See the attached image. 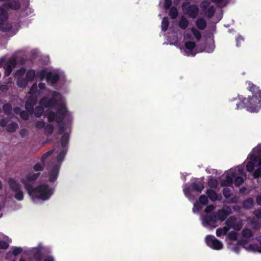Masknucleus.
Masks as SVG:
<instances>
[{
	"mask_svg": "<svg viewBox=\"0 0 261 261\" xmlns=\"http://www.w3.org/2000/svg\"><path fill=\"white\" fill-rule=\"evenodd\" d=\"M253 157L254 154H249V158L250 160L246 165V170L249 172H252L254 171V167L255 166V164L256 163V162H255Z\"/></svg>",
	"mask_w": 261,
	"mask_h": 261,
	"instance_id": "obj_14",
	"label": "nucleus"
},
{
	"mask_svg": "<svg viewBox=\"0 0 261 261\" xmlns=\"http://www.w3.org/2000/svg\"><path fill=\"white\" fill-rule=\"evenodd\" d=\"M35 71L34 69H29L25 75V79L29 81V82H32L35 77Z\"/></svg>",
	"mask_w": 261,
	"mask_h": 261,
	"instance_id": "obj_26",
	"label": "nucleus"
},
{
	"mask_svg": "<svg viewBox=\"0 0 261 261\" xmlns=\"http://www.w3.org/2000/svg\"><path fill=\"white\" fill-rule=\"evenodd\" d=\"M206 245L215 250H220L223 248L222 242L216 239L214 236L208 235L205 238Z\"/></svg>",
	"mask_w": 261,
	"mask_h": 261,
	"instance_id": "obj_6",
	"label": "nucleus"
},
{
	"mask_svg": "<svg viewBox=\"0 0 261 261\" xmlns=\"http://www.w3.org/2000/svg\"><path fill=\"white\" fill-rule=\"evenodd\" d=\"M222 193H223V196L226 198H230L232 195L230 189L227 187H225L223 188V189L222 190Z\"/></svg>",
	"mask_w": 261,
	"mask_h": 261,
	"instance_id": "obj_48",
	"label": "nucleus"
},
{
	"mask_svg": "<svg viewBox=\"0 0 261 261\" xmlns=\"http://www.w3.org/2000/svg\"><path fill=\"white\" fill-rule=\"evenodd\" d=\"M190 186L192 191L198 193H201L204 188V182L202 180L196 179L191 182Z\"/></svg>",
	"mask_w": 261,
	"mask_h": 261,
	"instance_id": "obj_10",
	"label": "nucleus"
},
{
	"mask_svg": "<svg viewBox=\"0 0 261 261\" xmlns=\"http://www.w3.org/2000/svg\"><path fill=\"white\" fill-rule=\"evenodd\" d=\"M65 126L64 124H59L58 125V133L59 134H62L65 130Z\"/></svg>",
	"mask_w": 261,
	"mask_h": 261,
	"instance_id": "obj_63",
	"label": "nucleus"
},
{
	"mask_svg": "<svg viewBox=\"0 0 261 261\" xmlns=\"http://www.w3.org/2000/svg\"><path fill=\"white\" fill-rule=\"evenodd\" d=\"M195 24L199 30H203L206 27L207 22L203 18H198L195 21Z\"/></svg>",
	"mask_w": 261,
	"mask_h": 261,
	"instance_id": "obj_17",
	"label": "nucleus"
},
{
	"mask_svg": "<svg viewBox=\"0 0 261 261\" xmlns=\"http://www.w3.org/2000/svg\"><path fill=\"white\" fill-rule=\"evenodd\" d=\"M252 204V200L251 198L247 199L243 202V206L244 207L249 208Z\"/></svg>",
	"mask_w": 261,
	"mask_h": 261,
	"instance_id": "obj_58",
	"label": "nucleus"
},
{
	"mask_svg": "<svg viewBox=\"0 0 261 261\" xmlns=\"http://www.w3.org/2000/svg\"><path fill=\"white\" fill-rule=\"evenodd\" d=\"M252 230L248 228H245L242 231V236L243 238L245 239H249L253 236Z\"/></svg>",
	"mask_w": 261,
	"mask_h": 261,
	"instance_id": "obj_30",
	"label": "nucleus"
},
{
	"mask_svg": "<svg viewBox=\"0 0 261 261\" xmlns=\"http://www.w3.org/2000/svg\"><path fill=\"white\" fill-rule=\"evenodd\" d=\"M235 177H236V172L234 171H231L229 173L226 175V178L221 181V186L225 187L231 186Z\"/></svg>",
	"mask_w": 261,
	"mask_h": 261,
	"instance_id": "obj_9",
	"label": "nucleus"
},
{
	"mask_svg": "<svg viewBox=\"0 0 261 261\" xmlns=\"http://www.w3.org/2000/svg\"><path fill=\"white\" fill-rule=\"evenodd\" d=\"M44 168V163H42V165L39 163L35 164L33 166V169L35 171H42Z\"/></svg>",
	"mask_w": 261,
	"mask_h": 261,
	"instance_id": "obj_47",
	"label": "nucleus"
},
{
	"mask_svg": "<svg viewBox=\"0 0 261 261\" xmlns=\"http://www.w3.org/2000/svg\"><path fill=\"white\" fill-rule=\"evenodd\" d=\"M18 128V125L16 122H12L7 126L6 130L10 133H14Z\"/></svg>",
	"mask_w": 261,
	"mask_h": 261,
	"instance_id": "obj_28",
	"label": "nucleus"
},
{
	"mask_svg": "<svg viewBox=\"0 0 261 261\" xmlns=\"http://www.w3.org/2000/svg\"><path fill=\"white\" fill-rule=\"evenodd\" d=\"M169 15L172 19H176L178 15V12L177 8L175 7H171L169 10Z\"/></svg>",
	"mask_w": 261,
	"mask_h": 261,
	"instance_id": "obj_27",
	"label": "nucleus"
},
{
	"mask_svg": "<svg viewBox=\"0 0 261 261\" xmlns=\"http://www.w3.org/2000/svg\"><path fill=\"white\" fill-rule=\"evenodd\" d=\"M69 140V134L68 133H64L61 139V145L63 149L68 145Z\"/></svg>",
	"mask_w": 261,
	"mask_h": 261,
	"instance_id": "obj_20",
	"label": "nucleus"
},
{
	"mask_svg": "<svg viewBox=\"0 0 261 261\" xmlns=\"http://www.w3.org/2000/svg\"><path fill=\"white\" fill-rule=\"evenodd\" d=\"M31 114L30 113L27 111L22 110V112L20 114V118L24 120H28L29 119L30 115Z\"/></svg>",
	"mask_w": 261,
	"mask_h": 261,
	"instance_id": "obj_46",
	"label": "nucleus"
},
{
	"mask_svg": "<svg viewBox=\"0 0 261 261\" xmlns=\"http://www.w3.org/2000/svg\"><path fill=\"white\" fill-rule=\"evenodd\" d=\"M60 79L59 75L57 73H53L52 72H48L47 74V82H50L51 84H56Z\"/></svg>",
	"mask_w": 261,
	"mask_h": 261,
	"instance_id": "obj_13",
	"label": "nucleus"
},
{
	"mask_svg": "<svg viewBox=\"0 0 261 261\" xmlns=\"http://www.w3.org/2000/svg\"><path fill=\"white\" fill-rule=\"evenodd\" d=\"M53 152L54 150H50L46 152V153H44L41 158V161L42 163H44L45 160L47 159V158L50 156L53 153Z\"/></svg>",
	"mask_w": 261,
	"mask_h": 261,
	"instance_id": "obj_45",
	"label": "nucleus"
},
{
	"mask_svg": "<svg viewBox=\"0 0 261 261\" xmlns=\"http://www.w3.org/2000/svg\"><path fill=\"white\" fill-rule=\"evenodd\" d=\"M9 246V245L8 242L5 241H0V249H6Z\"/></svg>",
	"mask_w": 261,
	"mask_h": 261,
	"instance_id": "obj_56",
	"label": "nucleus"
},
{
	"mask_svg": "<svg viewBox=\"0 0 261 261\" xmlns=\"http://www.w3.org/2000/svg\"><path fill=\"white\" fill-rule=\"evenodd\" d=\"M219 182L217 179L212 178L208 181V185L211 188L217 189L218 187Z\"/></svg>",
	"mask_w": 261,
	"mask_h": 261,
	"instance_id": "obj_33",
	"label": "nucleus"
},
{
	"mask_svg": "<svg viewBox=\"0 0 261 261\" xmlns=\"http://www.w3.org/2000/svg\"><path fill=\"white\" fill-rule=\"evenodd\" d=\"M253 151L256 156H261V145H257L255 148L253 149Z\"/></svg>",
	"mask_w": 261,
	"mask_h": 261,
	"instance_id": "obj_55",
	"label": "nucleus"
},
{
	"mask_svg": "<svg viewBox=\"0 0 261 261\" xmlns=\"http://www.w3.org/2000/svg\"><path fill=\"white\" fill-rule=\"evenodd\" d=\"M189 24V22L188 19L186 17L182 16L178 23V26L181 29L185 30L188 27Z\"/></svg>",
	"mask_w": 261,
	"mask_h": 261,
	"instance_id": "obj_25",
	"label": "nucleus"
},
{
	"mask_svg": "<svg viewBox=\"0 0 261 261\" xmlns=\"http://www.w3.org/2000/svg\"><path fill=\"white\" fill-rule=\"evenodd\" d=\"M34 258L36 260H42V254L40 249H37L36 252L33 255Z\"/></svg>",
	"mask_w": 261,
	"mask_h": 261,
	"instance_id": "obj_43",
	"label": "nucleus"
},
{
	"mask_svg": "<svg viewBox=\"0 0 261 261\" xmlns=\"http://www.w3.org/2000/svg\"><path fill=\"white\" fill-rule=\"evenodd\" d=\"M67 112V108L64 105L62 104L59 106L56 112L57 114V122L58 123L60 124L62 122L65 117Z\"/></svg>",
	"mask_w": 261,
	"mask_h": 261,
	"instance_id": "obj_7",
	"label": "nucleus"
},
{
	"mask_svg": "<svg viewBox=\"0 0 261 261\" xmlns=\"http://www.w3.org/2000/svg\"><path fill=\"white\" fill-rule=\"evenodd\" d=\"M242 244V242L241 241H239L238 242V244L233 246V247L232 248V250L237 253H239L240 250V245H241Z\"/></svg>",
	"mask_w": 261,
	"mask_h": 261,
	"instance_id": "obj_54",
	"label": "nucleus"
},
{
	"mask_svg": "<svg viewBox=\"0 0 261 261\" xmlns=\"http://www.w3.org/2000/svg\"><path fill=\"white\" fill-rule=\"evenodd\" d=\"M67 153V149L65 148L63 149L57 155V161L58 162H62Z\"/></svg>",
	"mask_w": 261,
	"mask_h": 261,
	"instance_id": "obj_35",
	"label": "nucleus"
},
{
	"mask_svg": "<svg viewBox=\"0 0 261 261\" xmlns=\"http://www.w3.org/2000/svg\"><path fill=\"white\" fill-rule=\"evenodd\" d=\"M169 20L167 17H164L162 20V30L165 32L169 27Z\"/></svg>",
	"mask_w": 261,
	"mask_h": 261,
	"instance_id": "obj_34",
	"label": "nucleus"
},
{
	"mask_svg": "<svg viewBox=\"0 0 261 261\" xmlns=\"http://www.w3.org/2000/svg\"><path fill=\"white\" fill-rule=\"evenodd\" d=\"M36 99L35 98H30L25 103L26 111L30 114H33L34 112V106L36 104Z\"/></svg>",
	"mask_w": 261,
	"mask_h": 261,
	"instance_id": "obj_11",
	"label": "nucleus"
},
{
	"mask_svg": "<svg viewBox=\"0 0 261 261\" xmlns=\"http://www.w3.org/2000/svg\"><path fill=\"white\" fill-rule=\"evenodd\" d=\"M8 184L10 188L13 192H16L21 190V185L14 179L10 178L8 180Z\"/></svg>",
	"mask_w": 261,
	"mask_h": 261,
	"instance_id": "obj_15",
	"label": "nucleus"
},
{
	"mask_svg": "<svg viewBox=\"0 0 261 261\" xmlns=\"http://www.w3.org/2000/svg\"><path fill=\"white\" fill-rule=\"evenodd\" d=\"M16 193L14 195V197L17 200L21 201L23 200L24 197L23 192L21 190L15 192Z\"/></svg>",
	"mask_w": 261,
	"mask_h": 261,
	"instance_id": "obj_44",
	"label": "nucleus"
},
{
	"mask_svg": "<svg viewBox=\"0 0 261 261\" xmlns=\"http://www.w3.org/2000/svg\"><path fill=\"white\" fill-rule=\"evenodd\" d=\"M210 2L207 0H205L201 2L200 6L203 12H206V10L210 7Z\"/></svg>",
	"mask_w": 261,
	"mask_h": 261,
	"instance_id": "obj_40",
	"label": "nucleus"
},
{
	"mask_svg": "<svg viewBox=\"0 0 261 261\" xmlns=\"http://www.w3.org/2000/svg\"><path fill=\"white\" fill-rule=\"evenodd\" d=\"M8 18V13L3 8L0 7V21H4Z\"/></svg>",
	"mask_w": 261,
	"mask_h": 261,
	"instance_id": "obj_31",
	"label": "nucleus"
},
{
	"mask_svg": "<svg viewBox=\"0 0 261 261\" xmlns=\"http://www.w3.org/2000/svg\"><path fill=\"white\" fill-rule=\"evenodd\" d=\"M217 220V216L214 214L205 215L202 217V222L204 226H213L215 227Z\"/></svg>",
	"mask_w": 261,
	"mask_h": 261,
	"instance_id": "obj_8",
	"label": "nucleus"
},
{
	"mask_svg": "<svg viewBox=\"0 0 261 261\" xmlns=\"http://www.w3.org/2000/svg\"><path fill=\"white\" fill-rule=\"evenodd\" d=\"M207 197L212 201H215L218 199V195L216 192L212 189H208L206 192Z\"/></svg>",
	"mask_w": 261,
	"mask_h": 261,
	"instance_id": "obj_19",
	"label": "nucleus"
},
{
	"mask_svg": "<svg viewBox=\"0 0 261 261\" xmlns=\"http://www.w3.org/2000/svg\"><path fill=\"white\" fill-rule=\"evenodd\" d=\"M230 214V212L225 209H222L219 210L216 215L217 216V219L220 220L221 221H224L227 216Z\"/></svg>",
	"mask_w": 261,
	"mask_h": 261,
	"instance_id": "obj_16",
	"label": "nucleus"
},
{
	"mask_svg": "<svg viewBox=\"0 0 261 261\" xmlns=\"http://www.w3.org/2000/svg\"><path fill=\"white\" fill-rule=\"evenodd\" d=\"M172 5L171 0H165L164 7L165 9H169L171 8Z\"/></svg>",
	"mask_w": 261,
	"mask_h": 261,
	"instance_id": "obj_61",
	"label": "nucleus"
},
{
	"mask_svg": "<svg viewBox=\"0 0 261 261\" xmlns=\"http://www.w3.org/2000/svg\"><path fill=\"white\" fill-rule=\"evenodd\" d=\"M22 252V249L21 247H14L12 248V253L13 255L17 256Z\"/></svg>",
	"mask_w": 261,
	"mask_h": 261,
	"instance_id": "obj_50",
	"label": "nucleus"
},
{
	"mask_svg": "<svg viewBox=\"0 0 261 261\" xmlns=\"http://www.w3.org/2000/svg\"><path fill=\"white\" fill-rule=\"evenodd\" d=\"M207 17L210 18H212L215 13V9L214 6H210L206 10V12H204Z\"/></svg>",
	"mask_w": 261,
	"mask_h": 261,
	"instance_id": "obj_39",
	"label": "nucleus"
},
{
	"mask_svg": "<svg viewBox=\"0 0 261 261\" xmlns=\"http://www.w3.org/2000/svg\"><path fill=\"white\" fill-rule=\"evenodd\" d=\"M185 46L186 49L192 51L195 48L196 44L194 42L188 41L185 43Z\"/></svg>",
	"mask_w": 261,
	"mask_h": 261,
	"instance_id": "obj_42",
	"label": "nucleus"
},
{
	"mask_svg": "<svg viewBox=\"0 0 261 261\" xmlns=\"http://www.w3.org/2000/svg\"><path fill=\"white\" fill-rule=\"evenodd\" d=\"M228 238L230 241H236L237 240V233L234 231H230L228 234Z\"/></svg>",
	"mask_w": 261,
	"mask_h": 261,
	"instance_id": "obj_52",
	"label": "nucleus"
},
{
	"mask_svg": "<svg viewBox=\"0 0 261 261\" xmlns=\"http://www.w3.org/2000/svg\"><path fill=\"white\" fill-rule=\"evenodd\" d=\"M40 175V173H29L24 178H22L20 179L21 182L23 185L24 187L30 195H32V190L34 188L31 183L36 181Z\"/></svg>",
	"mask_w": 261,
	"mask_h": 261,
	"instance_id": "obj_3",
	"label": "nucleus"
},
{
	"mask_svg": "<svg viewBox=\"0 0 261 261\" xmlns=\"http://www.w3.org/2000/svg\"><path fill=\"white\" fill-rule=\"evenodd\" d=\"M52 194V190L47 185L41 184L33 189L32 196L34 194L38 198L45 200L48 199Z\"/></svg>",
	"mask_w": 261,
	"mask_h": 261,
	"instance_id": "obj_2",
	"label": "nucleus"
},
{
	"mask_svg": "<svg viewBox=\"0 0 261 261\" xmlns=\"http://www.w3.org/2000/svg\"><path fill=\"white\" fill-rule=\"evenodd\" d=\"M45 123L43 121H37L36 123L35 126L38 129L44 128Z\"/></svg>",
	"mask_w": 261,
	"mask_h": 261,
	"instance_id": "obj_57",
	"label": "nucleus"
},
{
	"mask_svg": "<svg viewBox=\"0 0 261 261\" xmlns=\"http://www.w3.org/2000/svg\"><path fill=\"white\" fill-rule=\"evenodd\" d=\"M191 30L196 39L197 40H200L202 37L201 33L194 27H192Z\"/></svg>",
	"mask_w": 261,
	"mask_h": 261,
	"instance_id": "obj_41",
	"label": "nucleus"
},
{
	"mask_svg": "<svg viewBox=\"0 0 261 261\" xmlns=\"http://www.w3.org/2000/svg\"><path fill=\"white\" fill-rule=\"evenodd\" d=\"M44 112V108L41 105L36 107L34 109L33 113L37 118L40 117Z\"/></svg>",
	"mask_w": 261,
	"mask_h": 261,
	"instance_id": "obj_22",
	"label": "nucleus"
},
{
	"mask_svg": "<svg viewBox=\"0 0 261 261\" xmlns=\"http://www.w3.org/2000/svg\"><path fill=\"white\" fill-rule=\"evenodd\" d=\"M13 67L10 66V65H7L5 67V74L7 76L9 75L12 71Z\"/></svg>",
	"mask_w": 261,
	"mask_h": 261,
	"instance_id": "obj_59",
	"label": "nucleus"
},
{
	"mask_svg": "<svg viewBox=\"0 0 261 261\" xmlns=\"http://www.w3.org/2000/svg\"><path fill=\"white\" fill-rule=\"evenodd\" d=\"M247 89L252 93V96L248 98L243 97L242 95H238L240 102L236 103V110H240L246 108L250 112H257L260 109L261 89L251 82H248Z\"/></svg>",
	"mask_w": 261,
	"mask_h": 261,
	"instance_id": "obj_1",
	"label": "nucleus"
},
{
	"mask_svg": "<svg viewBox=\"0 0 261 261\" xmlns=\"http://www.w3.org/2000/svg\"><path fill=\"white\" fill-rule=\"evenodd\" d=\"M191 186L186 187L184 189V192L187 197H189L191 195Z\"/></svg>",
	"mask_w": 261,
	"mask_h": 261,
	"instance_id": "obj_64",
	"label": "nucleus"
},
{
	"mask_svg": "<svg viewBox=\"0 0 261 261\" xmlns=\"http://www.w3.org/2000/svg\"><path fill=\"white\" fill-rule=\"evenodd\" d=\"M199 201L202 205H206L208 203V198L205 195H201L199 198Z\"/></svg>",
	"mask_w": 261,
	"mask_h": 261,
	"instance_id": "obj_51",
	"label": "nucleus"
},
{
	"mask_svg": "<svg viewBox=\"0 0 261 261\" xmlns=\"http://www.w3.org/2000/svg\"><path fill=\"white\" fill-rule=\"evenodd\" d=\"M253 176L254 178H261V168L259 167L255 169L253 173Z\"/></svg>",
	"mask_w": 261,
	"mask_h": 261,
	"instance_id": "obj_53",
	"label": "nucleus"
},
{
	"mask_svg": "<svg viewBox=\"0 0 261 261\" xmlns=\"http://www.w3.org/2000/svg\"><path fill=\"white\" fill-rule=\"evenodd\" d=\"M3 110L5 114L7 115L10 114L12 111L11 105L9 103L4 104L3 106Z\"/></svg>",
	"mask_w": 261,
	"mask_h": 261,
	"instance_id": "obj_36",
	"label": "nucleus"
},
{
	"mask_svg": "<svg viewBox=\"0 0 261 261\" xmlns=\"http://www.w3.org/2000/svg\"><path fill=\"white\" fill-rule=\"evenodd\" d=\"M234 184L236 187L240 186L243 182L244 179L241 176H237L234 179Z\"/></svg>",
	"mask_w": 261,
	"mask_h": 261,
	"instance_id": "obj_49",
	"label": "nucleus"
},
{
	"mask_svg": "<svg viewBox=\"0 0 261 261\" xmlns=\"http://www.w3.org/2000/svg\"><path fill=\"white\" fill-rule=\"evenodd\" d=\"M229 230V227L224 226L222 228H219L216 230V235L217 237H219L221 236L222 234H226L228 230Z\"/></svg>",
	"mask_w": 261,
	"mask_h": 261,
	"instance_id": "obj_29",
	"label": "nucleus"
},
{
	"mask_svg": "<svg viewBox=\"0 0 261 261\" xmlns=\"http://www.w3.org/2000/svg\"><path fill=\"white\" fill-rule=\"evenodd\" d=\"M215 207L213 205L210 204L206 206L204 211L206 214H208L212 212L215 209Z\"/></svg>",
	"mask_w": 261,
	"mask_h": 261,
	"instance_id": "obj_60",
	"label": "nucleus"
},
{
	"mask_svg": "<svg viewBox=\"0 0 261 261\" xmlns=\"http://www.w3.org/2000/svg\"><path fill=\"white\" fill-rule=\"evenodd\" d=\"M47 73L48 72L43 69L38 71L36 73V76L38 77L40 80H43L45 77H46V79H47Z\"/></svg>",
	"mask_w": 261,
	"mask_h": 261,
	"instance_id": "obj_38",
	"label": "nucleus"
},
{
	"mask_svg": "<svg viewBox=\"0 0 261 261\" xmlns=\"http://www.w3.org/2000/svg\"><path fill=\"white\" fill-rule=\"evenodd\" d=\"M7 8L13 10H18L20 8V4L18 1L14 0L7 3L6 4Z\"/></svg>",
	"mask_w": 261,
	"mask_h": 261,
	"instance_id": "obj_18",
	"label": "nucleus"
},
{
	"mask_svg": "<svg viewBox=\"0 0 261 261\" xmlns=\"http://www.w3.org/2000/svg\"><path fill=\"white\" fill-rule=\"evenodd\" d=\"M37 91V86L36 83H34L30 89V93H35Z\"/></svg>",
	"mask_w": 261,
	"mask_h": 261,
	"instance_id": "obj_62",
	"label": "nucleus"
},
{
	"mask_svg": "<svg viewBox=\"0 0 261 261\" xmlns=\"http://www.w3.org/2000/svg\"><path fill=\"white\" fill-rule=\"evenodd\" d=\"M45 114L47 117V120L49 122H52L54 121L57 122V114L55 112L51 111H46Z\"/></svg>",
	"mask_w": 261,
	"mask_h": 261,
	"instance_id": "obj_23",
	"label": "nucleus"
},
{
	"mask_svg": "<svg viewBox=\"0 0 261 261\" xmlns=\"http://www.w3.org/2000/svg\"><path fill=\"white\" fill-rule=\"evenodd\" d=\"M12 29V27L11 24L4 23H0V30L4 32H7L10 31Z\"/></svg>",
	"mask_w": 261,
	"mask_h": 261,
	"instance_id": "obj_32",
	"label": "nucleus"
},
{
	"mask_svg": "<svg viewBox=\"0 0 261 261\" xmlns=\"http://www.w3.org/2000/svg\"><path fill=\"white\" fill-rule=\"evenodd\" d=\"M54 126L51 124H48L45 125L44 133L47 135H50L54 132Z\"/></svg>",
	"mask_w": 261,
	"mask_h": 261,
	"instance_id": "obj_37",
	"label": "nucleus"
},
{
	"mask_svg": "<svg viewBox=\"0 0 261 261\" xmlns=\"http://www.w3.org/2000/svg\"><path fill=\"white\" fill-rule=\"evenodd\" d=\"M28 82L25 78L19 77L17 79V85L19 87L24 88L28 86Z\"/></svg>",
	"mask_w": 261,
	"mask_h": 261,
	"instance_id": "obj_24",
	"label": "nucleus"
},
{
	"mask_svg": "<svg viewBox=\"0 0 261 261\" xmlns=\"http://www.w3.org/2000/svg\"><path fill=\"white\" fill-rule=\"evenodd\" d=\"M182 10L185 14L191 18H195L199 12V7L190 2H184L182 4Z\"/></svg>",
	"mask_w": 261,
	"mask_h": 261,
	"instance_id": "obj_4",
	"label": "nucleus"
},
{
	"mask_svg": "<svg viewBox=\"0 0 261 261\" xmlns=\"http://www.w3.org/2000/svg\"><path fill=\"white\" fill-rule=\"evenodd\" d=\"M60 169V166L58 165H55L51 169L50 174L49 177V180L50 182H53L56 180Z\"/></svg>",
	"mask_w": 261,
	"mask_h": 261,
	"instance_id": "obj_12",
	"label": "nucleus"
},
{
	"mask_svg": "<svg viewBox=\"0 0 261 261\" xmlns=\"http://www.w3.org/2000/svg\"><path fill=\"white\" fill-rule=\"evenodd\" d=\"M236 222V219L233 217H230L228 218L226 221V224L227 227H233L235 229L239 230L240 229L241 227L239 226H236V227H234V224Z\"/></svg>",
	"mask_w": 261,
	"mask_h": 261,
	"instance_id": "obj_21",
	"label": "nucleus"
},
{
	"mask_svg": "<svg viewBox=\"0 0 261 261\" xmlns=\"http://www.w3.org/2000/svg\"><path fill=\"white\" fill-rule=\"evenodd\" d=\"M60 93L57 91H54L53 97L48 98L46 96L43 97L39 101V104L44 108H54L57 103V100L56 97L59 96Z\"/></svg>",
	"mask_w": 261,
	"mask_h": 261,
	"instance_id": "obj_5",
	"label": "nucleus"
}]
</instances>
